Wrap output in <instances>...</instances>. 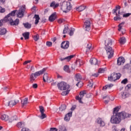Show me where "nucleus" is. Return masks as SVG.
I'll return each instance as SVG.
<instances>
[{"instance_id":"1","label":"nucleus","mask_w":131,"mask_h":131,"mask_svg":"<svg viewBox=\"0 0 131 131\" xmlns=\"http://www.w3.org/2000/svg\"><path fill=\"white\" fill-rule=\"evenodd\" d=\"M17 12V10L12 11L10 13L8 14L4 18V19H2L0 20V27H2L3 25H4V23H6V22L9 21L10 25H15L16 26L17 25H18L19 24V19L16 18V20L14 21L12 19L14 16H15V14H16V12Z\"/></svg>"},{"instance_id":"2","label":"nucleus","mask_w":131,"mask_h":131,"mask_svg":"<svg viewBox=\"0 0 131 131\" xmlns=\"http://www.w3.org/2000/svg\"><path fill=\"white\" fill-rule=\"evenodd\" d=\"M46 70L47 69L43 68V69L39 71L36 72L34 73H32L30 76V82L32 83L34 81H35L36 78L38 76H40V75H42V74L45 73V72L46 71Z\"/></svg>"},{"instance_id":"3","label":"nucleus","mask_w":131,"mask_h":131,"mask_svg":"<svg viewBox=\"0 0 131 131\" xmlns=\"http://www.w3.org/2000/svg\"><path fill=\"white\" fill-rule=\"evenodd\" d=\"M72 6H71V3L69 2H63L61 4V10L64 13H68L70 10H71Z\"/></svg>"},{"instance_id":"4","label":"nucleus","mask_w":131,"mask_h":131,"mask_svg":"<svg viewBox=\"0 0 131 131\" xmlns=\"http://www.w3.org/2000/svg\"><path fill=\"white\" fill-rule=\"evenodd\" d=\"M120 6H118L116 7L115 9L113 10V14L116 15V17H114V20L115 21H119V20H121V16L122 15L120 13Z\"/></svg>"},{"instance_id":"5","label":"nucleus","mask_w":131,"mask_h":131,"mask_svg":"<svg viewBox=\"0 0 131 131\" xmlns=\"http://www.w3.org/2000/svg\"><path fill=\"white\" fill-rule=\"evenodd\" d=\"M111 122L113 124H119L121 122L119 116L117 113H113V115L111 118Z\"/></svg>"},{"instance_id":"6","label":"nucleus","mask_w":131,"mask_h":131,"mask_svg":"<svg viewBox=\"0 0 131 131\" xmlns=\"http://www.w3.org/2000/svg\"><path fill=\"white\" fill-rule=\"evenodd\" d=\"M57 86L60 91H66L70 89V85L65 82H60L57 84Z\"/></svg>"},{"instance_id":"7","label":"nucleus","mask_w":131,"mask_h":131,"mask_svg":"<svg viewBox=\"0 0 131 131\" xmlns=\"http://www.w3.org/2000/svg\"><path fill=\"white\" fill-rule=\"evenodd\" d=\"M120 77H121V74L120 73H113L111 74V77H108V79L110 81H115V80L119 79Z\"/></svg>"},{"instance_id":"8","label":"nucleus","mask_w":131,"mask_h":131,"mask_svg":"<svg viewBox=\"0 0 131 131\" xmlns=\"http://www.w3.org/2000/svg\"><path fill=\"white\" fill-rule=\"evenodd\" d=\"M105 49L108 56V58L111 59V58L113 57V55L114 54V51L112 49V48H111V47L106 46Z\"/></svg>"},{"instance_id":"9","label":"nucleus","mask_w":131,"mask_h":131,"mask_svg":"<svg viewBox=\"0 0 131 131\" xmlns=\"http://www.w3.org/2000/svg\"><path fill=\"white\" fill-rule=\"evenodd\" d=\"M26 8H25V5H23L20 7L19 10L17 12L18 18H22L24 16V12H25Z\"/></svg>"},{"instance_id":"10","label":"nucleus","mask_w":131,"mask_h":131,"mask_svg":"<svg viewBox=\"0 0 131 131\" xmlns=\"http://www.w3.org/2000/svg\"><path fill=\"white\" fill-rule=\"evenodd\" d=\"M118 114L121 121L122 119H125V118H127L128 117H130L131 115L128 114L124 112H121L120 113H117Z\"/></svg>"},{"instance_id":"11","label":"nucleus","mask_w":131,"mask_h":131,"mask_svg":"<svg viewBox=\"0 0 131 131\" xmlns=\"http://www.w3.org/2000/svg\"><path fill=\"white\" fill-rule=\"evenodd\" d=\"M85 94H86L85 91H81L79 93V96L76 97V100L79 101L81 104H82V101H81V100H82V98L84 97V95H85Z\"/></svg>"},{"instance_id":"12","label":"nucleus","mask_w":131,"mask_h":131,"mask_svg":"<svg viewBox=\"0 0 131 131\" xmlns=\"http://www.w3.org/2000/svg\"><path fill=\"white\" fill-rule=\"evenodd\" d=\"M81 78H82V77H81V75H80V74H77V75H76L75 80L78 81L76 84L77 86H79L80 88V86H79V84H80L81 85L82 84V82H80V81L81 80Z\"/></svg>"},{"instance_id":"13","label":"nucleus","mask_w":131,"mask_h":131,"mask_svg":"<svg viewBox=\"0 0 131 131\" xmlns=\"http://www.w3.org/2000/svg\"><path fill=\"white\" fill-rule=\"evenodd\" d=\"M19 103V100L18 99H13L9 101L8 106L9 107H14V106H16L17 103Z\"/></svg>"},{"instance_id":"14","label":"nucleus","mask_w":131,"mask_h":131,"mask_svg":"<svg viewBox=\"0 0 131 131\" xmlns=\"http://www.w3.org/2000/svg\"><path fill=\"white\" fill-rule=\"evenodd\" d=\"M96 123H98L99 124V126L101 127H103L105 126V125H106V123L101 118H97L96 121Z\"/></svg>"},{"instance_id":"15","label":"nucleus","mask_w":131,"mask_h":131,"mask_svg":"<svg viewBox=\"0 0 131 131\" xmlns=\"http://www.w3.org/2000/svg\"><path fill=\"white\" fill-rule=\"evenodd\" d=\"M69 41H63L61 44V48L63 50H67L69 48Z\"/></svg>"},{"instance_id":"16","label":"nucleus","mask_w":131,"mask_h":131,"mask_svg":"<svg viewBox=\"0 0 131 131\" xmlns=\"http://www.w3.org/2000/svg\"><path fill=\"white\" fill-rule=\"evenodd\" d=\"M84 25L85 26V31H90L91 30V22L90 20H87L84 23Z\"/></svg>"},{"instance_id":"17","label":"nucleus","mask_w":131,"mask_h":131,"mask_svg":"<svg viewBox=\"0 0 131 131\" xmlns=\"http://www.w3.org/2000/svg\"><path fill=\"white\" fill-rule=\"evenodd\" d=\"M125 62V59H124V58L123 57H120L117 59V64L119 66H120V65H122V64H124Z\"/></svg>"},{"instance_id":"18","label":"nucleus","mask_w":131,"mask_h":131,"mask_svg":"<svg viewBox=\"0 0 131 131\" xmlns=\"http://www.w3.org/2000/svg\"><path fill=\"white\" fill-rule=\"evenodd\" d=\"M90 63L92 65H98V64H100V61H98L96 58H92L90 59Z\"/></svg>"},{"instance_id":"19","label":"nucleus","mask_w":131,"mask_h":131,"mask_svg":"<svg viewBox=\"0 0 131 131\" xmlns=\"http://www.w3.org/2000/svg\"><path fill=\"white\" fill-rule=\"evenodd\" d=\"M72 117V112L70 113H68L67 115H66L64 117L65 121H69L70 120V117Z\"/></svg>"},{"instance_id":"20","label":"nucleus","mask_w":131,"mask_h":131,"mask_svg":"<svg viewBox=\"0 0 131 131\" xmlns=\"http://www.w3.org/2000/svg\"><path fill=\"white\" fill-rule=\"evenodd\" d=\"M123 24H124V23H122L118 25V27H119L118 31H121L122 34H123L125 32V29H122V25H123Z\"/></svg>"},{"instance_id":"21","label":"nucleus","mask_w":131,"mask_h":131,"mask_svg":"<svg viewBox=\"0 0 131 131\" xmlns=\"http://www.w3.org/2000/svg\"><path fill=\"white\" fill-rule=\"evenodd\" d=\"M0 118L2 120H4L5 121H8V120H9V116L6 114H3L1 115Z\"/></svg>"},{"instance_id":"22","label":"nucleus","mask_w":131,"mask_h":131,"mask_svg":"<svg viewBox=\"0 0 131 131\" xmlns=\"http://www.w3.org/2000/svg\"><path fill=\"white\" fill-rule=\"evenodd\" d=\"M18 117H17V116H14L12 117H10L8 118V121L9 122H13V121H15V120H17Z\"/></svg>"},{"instance_id":"23","label":"nucleus","mask_w":131,"mask_h":131,"mask_svg":"<svg viewBox=\"0 0 131 131\" xmlns=\"http://www.w3.org/2000/svg\"><path fill=\"white\" fill-rule=\"evenodd\" d=\"M49 20L50 22H53L56 20V14L55 13L52 14L49 16Z\"/></svg>"},{"instance_id":"24","label":"nucleus","mask_w":131,"mask_h":131,"mask_svg":"<svg viewBox=\"0 0 131 131\" xmlns=\"http://www.w3.org/2000/svg\"><path fill=\"white\" fill-rule=\"evenodd\" d=\"M34 19H35V25H37V24H38V22H39V19H40V18H39V15L35 14L34 16Z\"/></svg>"},{"instance_id":"25","label":"nucleus","mask_w":131,"mask_h":131,"mask_svg":"<svg viewBox=\"0 0 131 131\" xmlns=\"http://www.w3.org/2000/svg\"><path fill=\"white\" fill-rule=\"evenodd\" d=\"M122 99H125L127 97H129V93L127 92H122L121 93Z\"/></svg>"},{"instance_id":"26","label":"nucleus","mask_w":131,"mask_h":131,"mask_svg":"<svg viewBox=\"0 0 131 131\" xmlns=\"http://www.w3.org/2000/svg\"><path fill=\"white\" fill-rule=\"evenodd\" d=\"M50 7L51 8H53V9H56V8H58V7H59V4H56V2H52L50 4Z\"/></svg>"},{"instance_id":"27","label":"nucleus","mask_w":131,"mask_h":131,"mask_svg":"<svg viewBox=\"0 0 131 131\" xmlns=\"http://www.w3.org/2000/svg\"><path fill=\"white\" fill-rule=\"evenodd\" d=\"M21 104L23 106H25V105H27L28 104V98H25L23 100L21 101Z\"/></svg>"},{"instance_id":"28","label":"nucleus","mask_w":131,"mask_h":131,"mask_svg":"<svg viewBox=\"0 0 131 131\" xmlns=\"http://www.w3.org/2000/svg\"><path fill=\"white\" fill-rule=\"evenodd\" d=\"M85 8H86V6H81L79 7H78L76 10L77 11H78V12H82V11H83L84 10H85Z\"/></svg>"},{"instance_id":"29","label":"nucleus","mask_w":131,"mask_h":131,"mask_svg":"<svg viewBox=\"0 0 131 131\" xmlns=\"http://www.w3.org/2000/svg\"><path fill=\"white\" fill-rule=\"evenodd\" d=\"M7 33V29L2 28L0 29V35H4V34H6Z\"/></svg>"},{"instance_id":"30","label":"nucleus","mask_w":131,"mask_h":131,"mask_svg":"<svg viewBox=\"0 0 131 131\" xmlns=\"http://www.w3.org/2000/svg\"><path fill=\"white\" fill-rule=\"evenodd\" d=\"M43 80L45 82H47L49 80V76L47 73H45L43 76Z\"/></svg>"},{"instance_id":"31","label":"nucleus","mask_w":131,"mask_h":131,"mask_svg":"<svg viewBox=\"0 0 131 131\" xmlns=\"http://www.w3.org/2000/svg\"><path fill=\"white\" fill-rule=\"evenodd\" d=\"M126 41V40L125 39V37H122L120 38L119 40V42L121 45H124Z\"/></svg>"},{"instance_id":"32","label":"nucleus","mask_w":131,"mask_h":131,"mask_svg":"<svg viewBox=\"0 0 131 131\" xmlns=\"http://www.w3.org/2000/svg\"><path fill=\"white\" fill-rule=\"evenodd\" d=\"M110 46H112V40H111L110 39H108L106 42H105V47H110Z\"/></svg>"},{"instance_id":"33","label":"nucleus","mask_w":131,"mask_h":131,"mask_svg":"<svg viewBox=\"0 0 131 131\" xmlns=\"http://www.w3.org/2000/svg\"><path fill=\"white\" fill-rule=\"evenodd\" d=\"M23 25L27 29H30V28H31V24L28 23H24Z\"/></svg>"},{"instance_id":"34","label":"nucleus","mask_w":131,"mask_h":131,"mask_svg":"<svg viewBox=\"0 0 131 131\" xmlns=\"http://www.w3.org/2000/svg\"><path fill=\"white\" fill-rule=\"evenodd\" d=\"M29 34L30 33L29 32H25L23 33V36L25 37V39H29Z\"/></svg>"},{"instance_id":"35","label":"nucleus","mask_w":131,"mask_h":131,"mask_svg":"<svg viewBox=\"0 0 131 131\" xmlns=\"http://www.w3.org/2000/svg\"><path fill=\"white\" fill-rule=\"evenodd\" d=\"M113 86V84H109L108 85H106L103 87V90H107V89H111Z\"/></svg>"},{"instance_id":"36","label":"nucleus","mask_w":131,"mask_h":131,"mask_svg":"<svg viewBox=\"0 0 131 131\" xmlns=\"http://www.w3.org/2000/svg\"><path fill=\"white\" fill-rule=\"evenodd\" d=\"M70 92V89L66 90V91H63L61 93L62 96H67V95H68L69 94V92Z\"/></svg>"},{"instance_id":"37","label":"nucleus","mask_w":131,"mask_h":131,"mask_svg":"<svg viewBox=\"0 0 131 131\" xmlns=\"http://www.w3.org/2000/svg\"><path fill=\"white\" fill-rule=\"evenodd\" d=\"M39 118H40V119H45L47 117V115L45 114V113H41L40 116H38Z\"/></svg>"},{"instance_id":"38","label":"nucleus","mask_w":131,"mask_h":131,"mask_svg":"<svg viewBox=\"0 0 131 131\" xmlns=\"http://www.w3.org/2000/svg\"><path fill=\"white\" fill-rule=\"evenodd\" d=\"M59 131H66L67 129L64 126H59Z\"/></svg>"},{"instance_id":"39","label":"nucleus","mask_w":131,"mask_h":131,"mask_svg":"<svg viewBox=\"0 0 131 131\" xmlns=\"http://www.w3.org/2000/svg\"><path fill=\"white\" fill-rule=\"evenodd\" d=\"M24 125H25L24 123L19 122L17 124L16 126L17 127L21 128V127H23Z\"/></svg>"},{"instance_id":"40","label":"nucleus","mask_w":131,"mask_h":131,"mask_svg":"<svg viewBox=\"0 0 131 131\" xmlns=\"http://www.w3.org/2000/svg\"><path fill=\"white\" fill-rule=\"evenodd\" d=\"M63 70L66 71V72H68V73L70 72V70H69V66H65L63 68Z\"/></svg>"},{"instance_id":"41","label":"nucleus","mask_w":131,"mask_h":131,"mask_svg":"<svg viewBox=\"0 0 131 131\" xmlns=\"http://www.w3.org/2000/svg\"><path fill=\"white\" fill-rule=\"evenodd\" d=\"M66 110V105L63 104L61 105V106L59 107L60 111H64Z\"/></svg>"},{"instance_id":"42","label":"nucleus","mask_w":131,"mask_h":131,"mask_svg":"<svg viewBox=\"0 0 131 131\" xmlns=\"http://www.w3.org/2000/svg\"><path fill=\"white\" fill-rule=\"evenodd\" d=\"M86 48V52L90 51V50L92 49V44L91 43H88Z\"/></svg>"},{"instance_id":"43","label":"nucleus","mask_w":131,"mask_h":131,"mask_svg":"<svg viewBox=\"0 0 131 131\" xmlns=\"http://www.w3.org/2000/svg\"><path fill=\"white\" fill-rule=\"evenodd\" d=\"M74 31H75V30L74 28H71L70 30L69 35L70 36H72L73 34H74Z\"/></svg>"},{"instance_id":"44","label":"nucleus","mask_w":131,"mask_h":131,"mask_svg":"<svg viewBox=\"0 0 131 131\" xmlns=\"http://www.w3.org/2000/svg\"><path fill=\"white\" fill-rule=\"evenodd\" d=\"M73 57H74V55H70L68 57H66L64 58L65 60H67V61H70L71 60V59H72V58H73Z\"/></svg>"},{"instance_id":"45","label":"nucleus","mask_w":131,"mask_h":131,"mask_svg":"<svg viewBox=\"0 0 131 131\" xmlns=\"http://www.w3.org/2000/svg\"><path fill=\"white\" fill-rule=\"evenodd\" d=\"M106 71V68L99 69L98 70V73H104Z\"/></svg>"},{"instance_id":"46","label":"nucleus","mask_w":131,"mask_h":131,"mask_svg":"<svg viewBox=\"0 0 131 131\" xmlns=\"http://www.w3.org/2000/svg\"><path fill=\"white\" fill-rule=\"evenodd\" d=\"M34 39L35 41H37V40L39 39V35L37 34L34 36Z\"/></svg>"},{"instance_id":"47","label":"nucleus","mask_w":131,"mask_h":131,"mask_svg":"<svg viewBox=\"0 0 131 131\" xmlns=\"http://www.w3.org/2000/svg\"><path fill=\"white\" fill-rule=\"evenodd\" d=\"M76 64L77 65H79V66H81L83 63H82V61L81 60H77L76 61Z\"/></svg>"},{"instance_id":"48","label":"nucleus","mask_w":131,"mask_h":131,"mask_svg":"<svg viewBox=\"0 0 131 131\" xmlns=\"http://www.w3.org/2000/svg\"><path fill=\"white\" fill-rule=\"evenodd\" d=\"M39 111L40 113H45V108H43V106H39Z\"/></svg>"},{"instance_id":"49","label":"nucleus","mask_w":131,"mask_h":131,"mask_svg":"<svg viewBox=\"0 0 131 131\" xmlns=\"http://www.w3.org/2000/svg\"><path fill=\"white\" fill-rule=\"evenodd\" d=\"M68 29H69L68 27H64L63 31V34H65L67 33V31H68Z\"/></svg>"},{"instance_id":"50","label":"nucleus","mask_w":131,"mask_h":131,"mask_svg":"<svg viewBox=\"0 0 131 131\" xmlns=\"http://www.w3.org/2000/svg\"><path fill=\"white\" fill-rule=\"evenodd\" d=\"M130 15H131V13H125V14H123V17L124 18H126L127 17H129Z\"/></svg>"},{"instance_id":"51","label":"nucleus","mask_w":131,"mask_h":131,"mask_svg":"<svg viewBox=\"0 0 131 131\" xmlns=\"http://www.w3.org/2000/svg\"><path fill=\"white\" fill-rule=\"evenodd\" d=\"M128 80L127 79L125 78L121 81V83H123V84H126V83L127 82Z\"/></svg>"},{"instance_id":"52","label":"nucleus","mask_w":131,"mask_h":131,"mask_svg":"<svg viewBox=\"0 0 131 131\" xmlns=\"http://www.w3.org/2000/svg\"><path fill=\"white\" fill-rule=\"evenodd\" d=\"M5 11L6 9H5V8H3L2 7H1V6H0V13H5Z\"/></svg>"},{"instance_id":"53","label":"nucleus","mask_w":131,"mask_h":131,"mask_svg":"<svg viewBox=\"0 0 131 131\" xmlns=\"http://www.w3.org/2000/svg\"><path fill=\"white\" fill-rule=\"evenodd\" d=\"M47 47H52V42L51 41H47L46 43Z\"/></svg>"},{"instance_id":"54","label":"nucleus","mask_w":131,"mask_h":131,"mask_svg":"<svg viewBox=\"0 0 131 131\" xmlns=\"http://www.w3.org/2000/svg\"><path fill=\"white\" fill-rule=\"evenodd\" d=\"M119 111V107H115L114 109V112H118Z\"/></svg>"},{"instance_id":"55","label":"nucleus","mask_w":131,"mask_h":131,"mask_svg":"<svg viewBox=\"0 0 131 131\" xmlns=\"http://www.w3.org/2000/svg\"><path fill=\"white\" fill-rule=\"evenodd\" d=\"M49 131H58V129L56 127H52V128H50V129Z\"/></svg>"},{"instance_id":"56","label":"nucleus","mask_w":131,"mask_h":131,"mask_svg":"<svg viewBox=\"0 0 131 131\" xmlns=\"http://www.w3.org/2000/svg\"><path fill=\"white\" fill-rule=\"evenodd\" d=\"M64 20L63 19H59L58 20V23L59 24H61L63 23V22H64Z\"/></svg>"},{"instance_id":"57","label":"nucleus","mask_w":131,"mask_h":131,"mask_svg":"<svg viewBox=\"0 0 131 131\" xmlns=\"http://www.w3.org/2000/svg\"><path fill=\"white\" fill-rule=\"evenodd\" d=\"M21 131H29V128L25 127L21 129Z\"/></svg>"},{"instance_id":"58","label":"nucleus","mask_w":131,"mask_h":131,"mask_svg":"<svg viewBox=\"0 0 131 131\" xmlns=\"http://www.w3.org/2000/svg\"><path fill=\"white\" fill-rule=\"evenodd\" d=\"M112 130L113 131H118V130H117V127H116V126H113L112 127Z\"/></svg>"},{"instance_id":"59","label":"nucleus","mask_w":131,"mask_h":131,"mask_svg":"<svg viewBox=\"0 0 131 131\" xmlns=\"http://www.w3.org/2000/svg\"><path fill=\"white\" fill-rule=\"evenodd\" d=\"M92 76H94V77H98L99 76V73L92 74Z\"/></svg>"},{"instance_id":"60","label":"nucleus","mask_w":131,"mask_h":131,"mask_svg":"<svg viewBox=\"0 0 131 131\" xmlns=\"http://www.w3.org/2000/svg\"><path fill=\"white\" fill-rule=\"evenodd\" d=\"M31 60H28L24 62V65H26L27 64H28V63H31Z\"/></svg>"},{"instance_id":"61","label":"nucleus","mask_w":131,"mask_h":131,"mask_svg":"<svg viewBox=\"0 0 131 131\" xmlns=\"http://www.w3.org/2000/svg\"><path fill=\"white\" fill-rule=\"evenodd\" d=\"M32 88L33 89H37V84L36 83L33 84L32 85Z\"/></svg>"},{"instance_id":"62","label":"nucleus","mask_w":131,"mask_h":131,"mask_svg":"<svg viewBox=\"0 0 131 131\" xmlns=\"http://www.w3.org/2000/svg\"><path fill=\"white\" fill-rule=\"evenodd\" d=\"M51 85H52L53 86L57 85V82H52L51 83Z\"/></svg>"},{"instance_id":"63","label":"nucleus","mask_w":131,"mask_h":131,"mask_svg":"<svg viewBox=\"0 0 131 131\" xmlns=\"http://www.w3.org/2000/svg\"><path fill=\"white\" fill-rule=\"evenodd\" d=\"M31 71H33V72H34V67L32 66V67H31Z\"/></svg>"},{"instance_id":"64","label":"nucleus","mask_w":131,"mask_h":131,"mask_svg":"<svg viewBox=\"0 0 131 131\" xmlns=\"http://www.w3.org/2000/svg\"><path fill=\"white\" fill-rule=\"evenodd\" d=\"M56 40H57V38L54 37V38H52L53 42H55L56 41Z\"/></svg>"}]
</instances>
